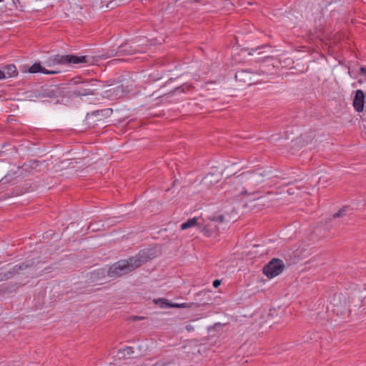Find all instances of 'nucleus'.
<instances>
[{"mask_svg":"<svg viewBox=\"0 0 366 366\" xmlns=\"http://www.w3.org/2000/svg\"><path fill=\"white\" fill-rule=\"evenodd\" d=\"M162 366H174V363H168V364H165L164 365H162Z\"/></svg>","mask_w":366,"mask_h":366,"instance_id":"nucleus-28","label":"nucleus"},{"mask_svg":"<svg viewBox=\"0 0 366 366\" xmlns=\"http://www.w3.org/2000/svg\"><path fill=\"white\" fill-rule=\"evenodd\" d=\"M192 88V86L191 84H184L179 86H177L174 88V89L172 92V93H182L185 92V91H189Z\"/></svg>","mask_w":366,"mask_h":366,"instance_id":"nucleus-15","label":"nucleus"},{"mask_svg":"<svg viewBox=\"0 0 366 366\" xmlns=\"http://www.w3.org/2000/svg\"><path fill=\"white\" fill-rule=\"evenodd\" d=\"M98 113H99V111H97V112H94L93 114H98Z\"/></svg>","mask_w":366,"mask_h":366,"instance_id":"nucleus-35","label":"nucleus"},{"mask_svg":"<svg viewBox=\"0 0 366 366\" xmlns=\"http://www.w3.org/2000/svg\"><path fill=\"white\" fill-rule=\"evenodd\" d=\"M186 328H187V330L188 331H190V330H192V326H191V325H187V326L186 327Z\"/></svg>","mask_w":366,"mask_h":366,"instance_id":"nucleus-29","label":"nucleus"},{"mask_svg":"<svg viewBox=\"0 0 366 366\" xmlns=\"http://www.w3.org/2000/svg\"><path fill=\"white\" fill-rule=\"evenodd\" d=\"M29 267V264L25 263H21L19 265L14 266L11 269H10L8 272H6V274L8 277V280L11 278L14 275L19 274L20 271L25 269Z\"/></svg>","mask_w":366,"mask_h":366,"instance_id":"nucleus-10","label":"nucleus"},{"mask_svg":"<svg viewBox=\"0 0 366 366\" xmlns=\"http://www.w3.org/2000/svg\"><path fill=\"white\" fill-rule=\"evenodd\" d=\"M261 74L259 71H252L249 69H241L236 72L235 79L239 82L247 84V85H252L258 81L257 76Z\"/></svg>","mask_w":366,"mask_h":366,"instance_id":"nucleus-5","label":"nucleus"},{"mask_svg":"<svg viewBox=\"0 0 366 366\" xmlns=\"http://www.w3.org/2000/svg\"><path fill=\"white\" fill-rule=\"evenodd\" d=\"M189 1H192V2L199 3V2H200L201 0H189Z\"/></svg>","mask_w":366,"mask_h":366,"instance_id":"nucleus-30","label":"nucleus"},{"mask_svg":"<svg viewBox=\"0 0 366 366\" xmlns=\"http://www.w3.org/2000/svg\"><path fill=\"white\" fill-rule=\"evenodd\" d=\"M119 353L123 357H129L133 353V348L131 347H127L119 351Z\"/></svg>","mask_w":366,"mask_h":366,"instance_id":"nucleus-18","label":"nucleus"},{"mask_svg":"<svg viewBox=\"0 0 366 366\" xmlns=\"http://www.w3.org/2000/svg\"><path fill=\"white\" fill-rule=\"evenodd\" d=\"M164 64H165V63H164V61H163V59H162V63H161L162 66L163 65H164Z\"/></svg>","mask_w":366,"mask_h":366,"instance_id":"nucleus-33","label":"nucleus"},{"mask_svg":"<svg viewBox=\"0 0 366 366\" xmlns=\"http://www.w3.org/2000/svg\"><path fill=\"white\" fill-rule=\"evenodd\" d=\"M205 302L203 303H172L170 302L168 300L162 298V309L163 308H168V307H175V308H186L187 307H192L193 305H196V307H198L201 305H204Z\"/></svg>","mask_w":366,"mask_h":366,"instance_id":"nucleus-8","label":"nucleus"},{"mask_svg":"<svg viewBox=\"0 0 366 366\" xmlns=\"http://www.w3.org/2000/svg\"><path fill=\"white\" fill-rule=\"evenodd\" d=\"M145 317H143V316H137V315H134V316H131L129 317V320L132 321V322H135V321H137V320H144Z\"/></svg>","mask_w":366,"mask_h":366,"instance_id":"nucleus-20","label":"nucleus"},{"mask_svg":"<svg viewBox=\"0 0 366 366\" xmlns=\"http://www.w3.org/2000/svg\"><path fill=\"white\" fill-rule=\"evenodd\" d=\"M6 78V74L0 70V79H5Z\"/></svg>","mask_w":366,"mask_h":366,"instance_id":"nucleus-25","label":"nucleus"},{"mask_svg":"<svg viewBox=\"0 0 366 366\" xmlns=\"http://www.w3.org/2000/svg\"><path fill=\"white\" fill-rule=\"evenodd\" d=\"M298 189L297 187H290V188H288L287 189V193L289 194V195H293L295 194V192Z\"/></svg>","mask_w":366,"mask_h":366,"instance_id":"nucleus-21","label":"nucleus"},{"mask_svg":"<svg viewBox=\"0 0 366 366\" xmlns=\"http://www.w3.org/2000/svg\"><path fill=\"white\" fill-rule=\"evenodd\" d=\"M35 97L38 99H44V98H56V92L51 89H46L41 92H38L35 94Z\"/></svg>","mask_w":366,"mask_h":366,"instance_id":"nucleus-12","label":"nucleus"},{"mask_svg":"<svg viewBox=\"0 0 366 366\" xmlns=\"http://www.w3.org/2000/svg\"><path fill=\"white\" fill-rule=\"evenodd\" d=\"M101 272V274H104V269H100L98 273Z\"/></svg>","mask_w":366,"mask_h":366,"instance_id":"nucleus-32","label":"nucleus"},{"mask_svg":"<svg viewBox=\"0 0 366 366\" xmlns=\"http://www.w3.org/2000/svg\"><path fill=\"white\" fill-rule=\"evenodd\" d=\"M332 305V311L337 315H344L350 312L349 305L345 297L341 294H335L330 302Z\"/></svg>","mask_w":366,"mask_h":366,"instance_id":"nucleus-4","label":"nucleus"},{"mask_svg":"<svg viewBox=\"0 0 366 366\" xmlns=\"http://www.w3.org/2000/svg\"><path fill=\"white\" fill-rule=\"evenodd\" d=\"M207 301H208V299H206V301L200 302V303L205 302V304H204V305H201V306H203V305H207ZM197 304H199V302H197ZM199 307H200V305H199ZM191 307H196V305H193V306H192ZM197 307H199V306H198Z\"/></svg>","mask_w":366,"mask_h":366,"instance_id":"nucleus-27","label":"nucleus"},{"mask_svg":"<svg viewBox=\"0 0 366 366\" xmlns=\"http://www.w3.org/2000/svg\"><path fill=\"white\" fill-rule=\"evenodd\" d=\"M197 224V218L189 219L187 222L182 223L180 226L182 230L187 229Z\"/></svg>","mask_w":366,"mask_h":366,"instance_id":"nucleus-14","label":"nucleus"},{"mask_svg":"<svg viewBox=\"0 0 366 366\" xmlns=\"http://www.w3.org/2000/svg\"><path fill=\"white\" fill-rule=\"evenodd\" d=\"M154 301L156 304H158L159 302H160V299L154 300Z\"/></svg>","mask_w":366,"mask_h":366,"instance_id":"nucleus-31","label":"nucleus"},{"mask_svg":"<svg viewBox=\"0 0 366 366\" xmlns=\"http://www.w3.org/2000/svg\"><path fill=\"white\" fill-rule=\"evenodd\" d=\"M212 221L218 222H223L224 220V217L222 214L218 215L217 217H214L212 218Z\"/></svg>","mask_w":366,"mask_h":366,"instance_id":"nucleus-19","label":"nucleus"},{"mask_svg":"<svg viewBox=\"0 0 366 366\" xmlns=\"http://www.w3.org/2000/svg\"><path fill=\"white\" fill-rule=\"evenodd\" d=\"M8 280V277L6 276L5 272H0V282L6 281Z\"/></svg>","mask_w":366,"mask_h":366,"instance_id":"nucleus-22","label":"nucleus"},{"mask_svg":"<svg viewBox=\"0 0 366 366\" xmlns=\"http://www.w3.org/2000/svg\"><path fill=\"white\" fill-rule=\"evenodd\" d=\"M360 74L366 76V67L365 66H361L360 69Z\"/></svg>","mask_w":366,"mask_h":366,"instance_id":"nucleus-24","label":"nucleus"},{"mask_svg":"<svg viewBox=\"0 0 366 366\" xmlns=\"http://www.w3.org/2000/svg\"><path fill=\"white\" fill-rule=\"evenodd\" d=\"M285 267V265L282 259L273 258L263 267L262 272L271 279L282 273Z\"/></svg>","mask_w":366,"mask_h":366,"instance_id":"nucleus-3","label":"nucleus"},{"mask_svg":"<svg viewBox=\"0 0 366 366\" xmlns=\"http://www.w3.org/2000/svg\"><path fill=\"white\" fill-rule=\"evenodd\" d=\"M212 285H213L214 287L217 288L221 285V280H214Z\"/></svg>","mask_w":366,"mask_h":366,"instance_id":"nucleus-23","label":"nucleus"},{"mask_svg":"<svg viewBox=\"0 0 366 366\" xmlns=\"http://www.w3.org/2000/svg\"><path fill=\"white\" fill-rule=\"evenodd\" d=\"M2 1V0H0V2Z\"/></svg>","mask_w":366,"mask_h":366,"instance_id":"nucleus-36","label":"nucleus"},{"mask_svg":"<svg viewBox=\"0 0 366 366\" xmlns=\"http://www.w3.org/2000/svg\"><path fill=\"white\" fill-rule=\"evenodd\" d=\"M157 257V253L153 249L141 250L134 257L114 263L109 268L107 275L110 277L117 278L127 274Z\"/></svg>","mask_w":366,"mask_h":366,"instance_id":"nucleus-1","label":"nucleus"},{"mask_svg":"<svg viewBox=\"0 0 366 366\" xmlns=\"http://www.w3.org/2000/svg\"><path fill=\"white\" fill-rule=\"evenodd\" d=\"M365 97L363 91L361 89L356 91L352 104L355 109L358 112H362L364 109Z\"/></svg>","mask_w":366,"mask_h":366,"instance_id":"nucleus-7","label":"nucleus"},{"mask_svg":"<svg viewBox=\"0 0 366 366\" xmlns=\"http://www.w3.org/2000/svg\"><path fill=\"white\" fill-rule=\"evenodd\" d=\"M350 210L351 209H350L349 207H347V206L343 207L337 212H336L333 214L332 218L336 219V218L345 217L347 214V212L350 211Z\"/></svg>","mask_w":366,"mask_h":366,"instance_id":"nucleus-16","label":"nucleus"},{"mask_svg":"<svg viewBox=\"0 0 366 366\" xmlns=\"http://www.w3.org/2000/svg\"><path fill=\"white\" fill-rule=\"evenodd\" d=\"M167 94H164L163 95L161 96V98H163L164 97H165Z\"/></svg>","mask_w":366,"mask_h":366,"instance_id":"nucleus-34","label":"nucleus"},{"mask_svg":"<svg viewBox=\"0 0 366 366\" xmlns=\"http://www.w3.org/2000/svg\"><path fill=\"white\" fill-rule=\"evenodd\" d=\"M29 72L30 73H38L41 72L46 74H54L59 71L56 70H47L46 69L41 66L40 63H34L29 69Z\"/></svg>","mask_w":366,"mask_h":366,"instance_id":"nucleus-9","label":"nucleus"},{"mask_svg":"<svg viewBox=\"0 0 366 366\" xmlns=\"http://www.w3.org/2000/svg\"><path fill=\"white\" fill-rule=\"evenodd\" d=\"M88 59L85 56H78L75 55H59L56 54L50 56L46 61L45 64L47 66H54L55 65L61 64H78L83 63H88Z\"/></svg>","mask_w":366,"mask_h":366,"instance_id":"nucleus-2","label":"nucleus"},{"mask_svg":"<svg viewBox=\"0 0 366 366\" xmlns=\"http://www.w3.org/2000/svg\"><path fill=\"white\" fill-rule=\"evenodd\" d=\"M118 53H122L125 54H133L131 47L128 46L127 44H122L119 46V50L117 51L114 55H117Z\"/></svg>","mask_w":366,"mask_h":366,"instance_id":"nucleus-17","label":"nucleus"},{"mask_svg":"<svg viewBox=\"0 0 366 366\" xmlns=\"http://www.w3.org/2000/svg\"><path fill=\"white\" fill-rule=\"evenodd\" d=\"M6 74V77H14L18 74V71L16 66L14 64H9L4 67V71H3Z\"/></svg>","mask_w":366,"mask_h":366,"instance_id":"nucleus-13","label":"nucleus"},{"mask_svg":"<svg viewBox=\"0 0 366 366\" xmlns=\"http://www.w3.org/2000/svg\"><path fill=\"white\" fill-rule=\"evenodd\" d=\"M29 267V264L25 263H21L19 265L14 266L11 269H10L8 272H6V274L8 277V280L11 278L14 275L19 274L20 271L25 269Z\"/></svg>","mask_w":366,"mask_h":366,"instance_id":"nucleus-11","label":"nucleus"},{"mask_svg":"<svg viewBox=\"0 0 366 366\" xmlns=\"http://www.w3.org/2000/svg\"><path fill=\"white\" fill-rule=\"evenodd\" d=\"M94 81L95 80L92 79L90 81L81 82L74 89L73 94L76 97L93 95L96 90L92 84Z\"/></svg>","mask_w":366,"mask_h":366,"instance_id":"nucleus-6","label":"nucleus"},{"mask_svg":"<svg viewBox=\"0 0 366 366\" xmlns=\"http://www.w3.org/2000/svg\"><path fill=\"white\" fill-rule=\"evenodd\" d=\"M207 293L206 292H204V291H202V292H199V293H197L196 295L197 297H199V296H202V295H207Z\"/></svg>","mask_w":366,"mask_h":366,"instance_id":"nucleus-26","label":"nucleus"}]
</instances>
